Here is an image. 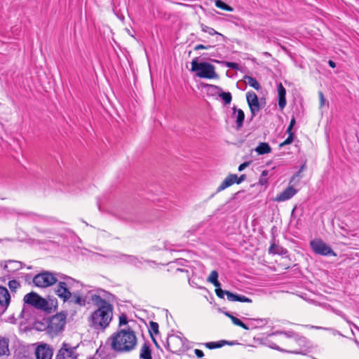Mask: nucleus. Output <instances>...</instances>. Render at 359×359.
Here are the masks:
<instances>
[{"instance_id": "obj_50", "label": "nucleus", "mask_w": 359, "mask_h": 359, "mask_svg": "<svg viewBox=\"0 0 359 359\" xmlns=\"http://www.w3.org/2000/svg\"><path fill=\"white\" fill-rule=\"evenodd\" d=\"M126 31H127V32H128V34L129 35H130L131 36H133V34H131V33H130V30H129L128 29H126Z\"/></svg>"}, {"instance_id": "obj_29", "label": "nucleus", "mask_w": 359, "mask_h": 359, "mask_svg": "<svg viewBox=\"0 0 359 359\" xmlns=\"http://www.w3.org/2000/svg\"><path fill=\"white\" fill-rule=\"evenodd\" d=\"M271 334L272 335L284 334L286 337H288V338H292V337H295L297 336V334L293 331H287V332L276 331L275 332H273Z\"/></svg>"}, {"instance_id": "obj_39", "label": "nucleus", "mask_w": 359, "mask_h": 359, "mask_svg": "<svg viewBox=\"0 0 359 359\" xmlns=\"http://www.w3.org/2000/svg\"><path fill=\"white\" fill-rule=\"evenodd\" d=\"M238 302L251 303L252 300L250 298L246 297L244 295L239 294Z\"/></svg>"}, {"instance_id": "obj_28", "label": "nucleus", "mask_w": 359, "mask_h": 359, "mask_svg": "<svg viewBox=\"0 0 359 359\" xmlns=\"http://www.w3.org/2000/svg\"><path fill=\"white\" fill-rule=\"evenodd\" d=\"M219 96L224 100L225 104H229L231 103L232 96L229 92H222L219 94Z\"/></svg>"}, {"instance_id": "obj_42", "label": "nucleus", "mask_w": 359, "mask_h": 359, "mask_svg": "<svg viewBox=\"0 0 359 359\" xmlns=\"http://www.w3.org/2000/svg\"><path fill=\"white\" fill-rule=\"evenodd\" d=\"M210 47H211L210 46H205L202 45V44H198V45H196L195 46L194 50H201V49H208Z\"/></svg>"}, {"instance_id": "obj_31", "label": "nucleus", "mask_w": 359, "mask_h": 359, "mask_svg": "<svg viewBox=\"0 0 359 359\" xmlns=\"http://www.w3.org/2000/svg\"><path fill=\"white\" fill-rule=\"evenodd\" d=\"M15 263L18 266H15V268L16 269H18L19 268V266L21 264L20 262H13L11 260H8V261H2V262H0V269H3L4 270H6L7 268H8V263Z\"/></svg>"}, {"instance_id": "obj_16", "label": "nucleus", "mask_w": 359, "mask_h": 359, "mask_svg": "<svg viewBox=\"0 0 359 359\" xmlns=\"http://www.w3.org/2000/svg\"><path fill=\"white\" fill-rule=\"evenodd\" d=\"M232 118L236 120V128L240 129L243 125L245 119V114L241 109H237L236 107H233Z\"/></svg>"}, {"instance_id": "obj_41", "label": "nucleus", "mask_w": 359, "mask_h": 359, "mask_svg": "<svg viewBox=\"0 0 359 359\" xmlns=\"http://www.w3.org/2000/svg\"><path fill=\"white\" fill-rule=\"evenodd\" d=\"M334 312L337 315H338V316H341V318H343L345 320L347 321V323H350L349 320H347L346 316L341 311H340L339 310H334Z\"/></svg>"}, {"instance_id": "obj_20", "label": "nucleus", "mask_w": 359, "mask_h": 359, "mask_svg": "<svg viewBox=\"0 0 359 359\" xmlns=\"http://www.w3.org/2000/svg\"><path fill=\"white\" fill-rule=\"evenodd\" d=\"M255 150L259 155H263L269 154L271 151V148L268 143L261 142Z\"/></svg>"}, {"instance_id": "obj_36", "label": "nucleus", "mask_w": 359, "mask_h": 359, "mask_svg": "<svg viewBox=\"0 0 359 359\" xmlns=\"http://www.w3.org/2000/svg\"><path fill=\"white\" fill-rule=\"evenodd\" d=\"M226 292H228V291L222 290L220 288V287H216V289H215V293H216L217 296L219 298H224V294H226Z\"/></svg>"}, {"instance_id": "obj_17", "label": "nucleus", "mask_w": 359, "mask_h": 359, "mask_svg": "<svg viewBox=\"0 0 359 359\" xmlns=\"http://www.w3.org/2000/svg\"><path fill=\"white\" fill-rule=\"evenodd\" d=\"M277 90L278 94V106L280 109H283L286 105V90L281 83L278 84Z\"/></svg>"}, {"instance_id": "obj_13", "label": "nucleus", "mask_w": 359, "mask_h": 359, "mask_svg": "<svg viewBox=\"0 0 359 359\" xmlns=\"http://www.w3.org/2000/svg\"><path fill=\"white\" fill-rule=\"evenodd\" d=\"M10 294L4 287H0V315L2 314L8 306L10 302Z\"/></svg>"}, {"instance_id": "obj_38", "label": "nucleus", "mask_w": 359, "mask_h": 359, "mask_svg": "<svg viewBox=\"0 0 359 359\" xmlns=\"http://www.w3.org/2000/svg\"><path fill=\"white\" fill-rule=\"evenodd\" d=\"M295 123H296V121H295V118H292L290 121V125L289 126L287 127V130H286V133H292V130L294 127V126L295 125Z\"/></svg>"}, {"instance_id": "obj_53", "label": "nucleus", "mask_w": 359, "mask_h": 359, "mask_svg": "<svg viewBox=\"0 0 359 359\" xmlns=\"http://www.w3.org/2000/svg\"><path fill=\"white\" fill-rule=\"evenodd\" d=\"M153 341H154V342L156 344H156V340H155L154 338H153Z\"/></svg>"}, {"instance_id": "obj_18", "label": "nucleus", "mask_w": 359, "mask_h": 359, "mask_svg": "<svg viewBox=\"0 0 359 359\" xmlns=\"http://www.w3.org/2000/svg\"><path fill=\"white\" fill-rule=\"evenodd\" d=\"M72 297L69 302L80 306H84L86 303V298L83 297L79 292H72Z\"/></svg>"}, {"instance_id": "obj_9", "label": "nucleus", "mask_w": 359, "mask_h": 359, "mask_svg": "<svg viewBox=\"0 0 359 359\" xmlns=\"http://www.w3.org/2000/svg\"><path fill=\"white\" fill-rule=\"evenodd\" d=\"M65 316L58 313L53 316L49 323V328L53 332H60L65 325Z\"/></svg>"}, {"instance_id": "obj_26", "label": "nucleus", "mask_w": 359, "mask_h": 359, "mask_svg": "<svg viewBox=\"0 0 359 359\" xmlns=\"http://www.w3.org/2000/svg\"><path fill=\"white\" fill-rule=\"evenodd\" d=\"M215 6L217 8H219L224 11H230V12L233 11V8L231 6L226 4L225 3H224L223 1H222L220 0L215 1Z\"/></svg>"}, {"instance_id": "obj_11", "label": "nucleus", "mask_w": 359, "mask_h": 359, "mask_svg": "<svg viewBox=\"0 0 359 359\" xmlns=\"http://www.w3.org/2000/svg\"><path fill=\"white\" fill-rule=\"evenodd\" d=\"M246 100L251 114L252 116H255L260 109L258 97L255 92L249 91L246 93Z\"/></svg>"}, {"instance_id": "obj_32", "label": "nucleus", "mask_w": 359, "mask_h": 359, "mask_svg": "<svg viewBox=\"0 0 359 359\" xmlns=\"http://www.w3.org/2000/svg\"><path fill=\"white\" fill-rule=\"evenodd\" d=\"M287 134H288L287 138L284 142H283L282 143L280 144V147H283V146H285L287 144H290L293 142V140H294L293 133H287Z\"/></svg>"}, {"instance_id": "obj_10", "label": "nucleus", "mask_w": 359, "mask_h": 359, "mask_svg": "<svg viewBox=\"0 0 359 359\" xmlns=\"http://www.w3.org/2000/svg\"><path fill=\"white\" fill-rule=\"evenodd\" d=\"M53 348L47 344H40L35 349L36 359H52Z\"/></svg>"}, {"instance_id": "obj_27", "label": "nucleus", "mask_w": 359, "mask_h": 359, "mask_svg": "<svg viewBox=\"0 0 359 359\" xmlns=\"http://www.w3.org/2000/svg\"><path fill=\"white\" fill-rule=\"evenodd\" d=\"M225 344H226V341H221L219 342H208L205 344V346L210 349H213L220 348Z\"/></svg>"}, {"instance_id": "obj_8", "label": "nucleus", "mask_w": 359, "mask_h": 359, "mask_svg": "<svg viewBox=\"0 0 359 359\" xmlns=\"http://www.w3.org/2000/svg\"><path fill=\"white\" fill-rule=\"evenodd\" d=\"M77 357L76 347H72L69 344L63 343L57 353L55 359H77Z\"/></svg>"}, {"instance_id": "obj_33", "label": "nucleus", "mask_w": 359, "mask_h": 359, "mask_svg": "<svg viewBox=\"0 0 359 359\" xmlns=\"http://www.w3.org/2000/svg\"><path fill=\"white\" fill-rule=\"evenodd\" d=\"M149 332L151 333V332H154L155 334H158V325L157 323H155V322H150L149 323Z\"/></svg>"}, {"instance_id": "obj_54", "label": "nucleus", "mask_w": 359, "mask_h": 359, "mask_svg": "<svg viewBox=\"0 0 359 359\" xmlns=\"http://www.w3.org/2000/svg\"><path fill=\"white\" fill-rule=\"evenodd\" d=\"M88 359H93V358H88Z\"/></svg>"}, {"instance_id": "obj_22", "label": "nucleus", "mask_w": 359, "mask_h": 359, "mask_svg": "<svg viewBox=\"0 0 359 359\" xmlns=\"http://www.w3.org/2000/svg\"><path fill=\"white\" fill-rule=\"evenodd\" d=\"M140 357L142 359H151V350L147 344L142 346Z\"/></svg>"}, {"instance_id": "obj_46", "label": "nucleus", "mask_w": 359, "mask_h": 359, "mask_svg": "<svg viewBox=\"0 0 359 359\" xmlns=\"http://www.w3.org/2000/svg\"><path fill=\"white\" fill-rule=\"evenodd\" d=\"M245 175H242L240 177H238L237 176V181H236V184H240L241 183L243 180H245Z\"/></svg>"}, {"instance_id": "obj_30", "label": "nucleus", "mask_w": 359, "mask_h": 359, "mask_svg": "<svg viewBox=\"0 0 359 359\" xmlns=\"http://www.w3.org/2000/svg\"><path fill=\"white\" fill-rule=\"evenodd\" d=\"M269 175V170H264L262 172V176L259 180V184L261 185H265L267 184V179L266 177Z\"/></svg>"}, {"instance_id": "obj_5", "label": "nucleus", "mask_w": 359, "mask_h": 359, "mask_svg": "<svg viewBox=\"0 0 359 359\" xmlns=\"http://www.w3.org/2000/svg\"><path fill=\"white\" fill-rule=\"evenodd\" d=\"M25 304L34 306L36 309L46 311L48 309V302L37 293L32 292L25 295Z\"/></svg>"}, {"instance_id": "obj_49", "label": "nucleus", "mask_w": 359, "mask_h": 359, "mask_svg": "<svg viewBox=\"0 0 359 359\" xmlns=\"http://www.w3.org/2000/svg\"><path fill=\"white\" fill-rule=\"evenodd\" d=\"M273 247H274V245H272L270 247V248H269V252L270 253H274V252H273Z\"/></svg>"}, {"instance_id": "obj_37", "label": "nucleus", "mask_w": 359, "mask_h": 359, "mask_svg": "<svg viewBox=\"0 0 359 359\" xmlns=\"http://www.w3.org/2000/svg\"><path fill=\"white\" fill-rule=\"evenodd\" d=\"M19 283L15 280H12L8 282V286L10 289L15 290L19 287Z\"/></svg>"}, {"instance_id": "obj_47", "label": "nucleus", "mask_w": 359, "mask_h": 359, "mask_svg": "<svg viewBox=\"0 0 359 359\" xmlns=\"http://www.w3.org/2000/svg\"><path fill=\"white\" fill-rule=\"evenodd\" d=\"M328 64L332 68H334L336 67L335 62H333L332 60H329Z\"/></svg>"}, {"instance_id": "obj_35", "label": "nucleus", "mask_w": 359, "mask_h": 359, "mask_svg": "<svg viewBox=\"0 0 359 359\" xmlns=\"http://www.w3.org/2000/svg\"><path fill=\"white\" fill-rule=\"evenodd\" d=\"M128 318L125 314H121L119 316V326L126 325L128 324Z\"/></svg>"}, {"instance_id": "obj_45", "label": "nucleus", "mask_w": 359, "mask_h": 359, "mask_svg": "<svg viewBox=\"0 0 359 359\" xmlns=\"http://www.w3.org/2000/svg\"><path fill=\"white\" fill-rule=\"evenodd\" d=\"M226 67L231 68V69H237L238 65L234 62H226Z\"/></svg>"}, {"instance_id": "obj_34", "label": "nucleus", "mask_w": 359, "mask_h": 359, "mask_svg": "<svg viewBox=\"0 0 359 359\" xmlns=\"http://www.w3.org/2000/svg\"><path fill=\"white\" fill-rule=\"evenodd\" d=\"M226 295L227 297V299L230 302H238V295L236 294H233L231 292H226Z\"/></svg>"}, {"instance_id": "obj_2", "label": "nucleus", "mask_w": 359, "mask_h": 359, "mask_svg": "<svg viewBox=\"0 0 359 359\" xmlns=\"http://www.w3.org/2000/svg\"><path fill=\"white\" fill-rule=\"evenodd\" d=\"M111 348L120 353H128L134 350L137 344L135 332L129 327L121 328L110 337Z\"/></svg>"}, {"instance_id": "obj_21", "label": "nucleus", "mask_w": 359, "mask_h": 359, "mask_svg": "<svg viewBox=\"0 0 359 359\" xmlns=\"http://www.w3.org/2000/svg\"><path fill=\"white\" fill-rule=\"evenodd\" d=\"M244 82L251 86L252 88H255L257 90H260L261 86L258 81L253 77L250 76H245L243 77Z\"/></svg>"}, {"instance_id": "obj_24", "label": "nucleus", "mask_w": 359, "mask_h": 359, "mask_svg": "<svg viewBox=\"0 0 359 359\" xmlns=\"http://www.w3.org/2000/svg\"><path fill=\"white\" fill-rule=\"evenodd\" d=\"M218 278V273L216 271H211L209 277L208 278V281L212 283L216 287H220L221 284L217 280Z\"/></svg>"}, {"instance_id": "obj_52", "label": "nucleus", "mask_w": 359, "mask_h": 359, "mask_svg": "<svg viewBox=\"0 0 359 359\" xmlns=\"http://www.w3.org/2000/svg\"><path fill=\"white\" fill-rule=\"evenodd\" d=\"M261 322H263V321H265L266 323H267L266 320H260Z\"/></svg>"}, {"instance_id": "obj_12", "label": "nucleus", "mask_w": 359, "mask_h": 359, "mask_svg": "<svg viewBox=\"0 0 359 359\" xmlns=\"http://www.w3.org/2000/svg\"><path fill=\"white\" fill-rule=\"evenodd\" d=\"M123 261L128 264L133 265L137 268H141L143 264L147 263L149 264H155V262L150 260H145L142 257H138L133 255H123Z\"/></svg>"}, {"instance_id": "obj_14", "label": "nucleus", "mask_w": 359, "mask_h": 359, "mask_svg": "<svg viewBox=\"0 0 359 359\" xmlns=\"http://www.w3.org/2000/svg\"><path fill=\"white\" fill-rule=\"evenodd\" d=\"M297 194V190L293 187H289L276 196L275 201L277 202L285 201L290 199Z\"/></svg>"}, {"instance_id": "obj_48", "label": "nucleus", "mask_w": 359, "mask_h": 359, "mask_svg": "<svg viewBox=\"0 0 359 359\" xmlns=\"http://www.w3.org/2000/svg\"><path fill=\"white\" fill-rule=\"evenodd\" d=\"M309 327L310 328H315V329H317V330H323V329H324L322 327H318V326H309Z\"/></svg>"}, {"instance_id": "obj_23", "label": "nucleus", "mask_w": 359, "mask_h": 359, "mask_svg": "<svg viewBox=\"0 0 359 359\" xmlns=\"http://www.w3.org/2000/svg\"><path fill=\"white\" fill-rule=\"evenodd\" d=\"M201 30L203 32H205V33H208V34L211 35V36H213V35H218L219 36L224 39V36L219 32H217V31H215L213 28L212 27H210L207 25H205L204 24H201Z\"/></svg>"}, {"instance_id": "obj_44", "label": "nucleus", "mask_w": 359, "mask_h": 359, "mask_svg": "<svg viewBox=\"0 0 359 359\" xmlns=\"http://www.w3.org/2000/svg\"><path fill=\"white\" fill-rule=\"evenodd\" d=\"M194 353L199 358H202L204 355L203 352L200 349H195Z\"/></svg>"}, {"instance_id": "obj_43", "label": "nucleus", "mask_w": 359, "mask_h": 359, "mask_svg": "<svg viewBox=\"0 0 359 359\" xmlns=\"http://www.w3.org/2000/svg\"><path fill=\"white\" fill-rule=\"evenodd\" d=\"M250 165V162H244L241 163L238 167L239 171H243L245 168H246Z\"/></svg>"}, {"instance_id": "obj_7", "label": "nucleus", "mask_w": 359, "mask_h": 359, "mask_svg": "<svg viewBox=\"0 0 359 359\" xmlns=\"http://www.w3.org/2000/svg\"><path fill=\"white\" fill-rule=\"evenodd\" d=\"M310 245L312 250L316 254L320 255L323 256H336L335 252L332 250V248L320 238H316L312 240L310 242Z\"/></svg>"}, {"instance_id": "obj_19", "label": "nucleus", "mask_w": 359, "mask_h": 359, "mask_svg": "<svg viewBox=\"0 0 359 359\" xmlns=\"http://www.w3.org/2000/svg\"><path fill=\"white\" fill-rule=\"evenodd\" d=\"M9 353V339L6 337H0V356L8 355Z\"/></svg>"}, {"instance_id": "obj_25", "label": "nucleus", "mask_w": 359, "mask_h": 359, "mask_svg": "<svg viewBox=\"0 0 359 359\" xmlns=\"http://www.w3.org/2000/svg\"><path fill=\"white\" fill-rule=\"evenodd\" d=\"M226 316L231 318L232 323L234 325L240 326L246 330H249L248 326H247L245 323H243L240 319L236 318L235 316H233L229 313H226Z\"/></svg>"}, {"instance_id": "obj_4", "label": "nucleus", "mask_w": 359, "mask_h": 359, "mask_svg": "<svg viewBox=\"0 0 359 359\" xmlns=\"http://www.w3.org/2000/svg\"><path fill=\"white\" fill-rule=\"evenodd\" d=\"M79 285V283L72 278H65L64 281L58 283L55 290V294L59 298L62 299L63 302H68L72 297L71 290L74 287H77Z\"/></svg>"}, {"instance_id": "obj_1", "label": "nucleus", "mask_w": 359, "mask_h": 359, "mask_svg": "<svg viewBox=\"0 0 359 359\" xmlns=\"http://www.w3.org/2000/svg\"><path fill=\"white\" fill-rule=\"evenodd\" d=\"M91 299L97 309L89 316L90 325L96 330H104L112 320L113 306L97 294H93Z\"/></svg>"}, {"instance_id": "obj_51", "label": "nucleus", "mask_w": 359, "mask_h": 359, "mask_svg": "<svg viewBox=\"0 0 359 359\" xmlns=\"http://www.w3.org/2000/svg\"><path fill=\"white\" fill-rule=\"evenodd\" d=\"M177 271H183L184 270H182V269H179V268H178V269H177Z\"/></svg>"}, {"instance_id": "obj_40", "label": "nucleus", "mask_w": 359, "mask_h": 359, "mask_svg": "<svg viewBox=\"0 0 359 359\" xmlns=\"http://www.w3.org/2000/svg\"><path fill=\"white\" fill-rule=\"evenodd\" d=\"M320 105L322 107L325 104V99L322 92L319 93Z\"/></svg>"}, {"instance_id": "obj_6", "label": "nucleus", "mask_w": 359, "mask_h": 359, "mask_svg": "<svg viewBox=\"0 0 359 359\" xmlns=\"http://www.w3.org/2000/svg\"><path fill=\"white\" fill-rule=\"evenodd\" d=\"M57 280L55 276L48 271L39 273L33 278V283L36 287L43 288L54 285Z\"/></svg>"}, {"instance_id": "obj_3", "label": "nucleus", "mask_w": 359, "mask_h": 359, "mask_svg": "<svg viewBox=\"0 0 359 359\" xmlns=\"http://www.w3.org/2000/svg\"><path fill=\"white\" fill-rule=\"evenodd\" d=\"M215 69V68L212 65L205 62H198L196 58L191 62V70L195 72L196 76L199 78H217V74Z\"/></svg>"}, {"instance_id": "obj_15", "label": "nucleus", "mask_w": 359, "mask_h": 359, "mask_svg": "<svg viewBox=\"0 0 359 359\" xmlns=\"http://www.w3.org/2000/svg\"><path fill=\"white\" fill-rule=\"evenodd\" d=\"M237 181V175L231 174L228 175L220 184V185L217 187V191L220 192L226 188L231 187L233 184L236 183Z\"/></svg>"}]
</instances>
